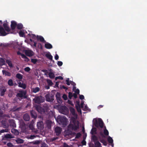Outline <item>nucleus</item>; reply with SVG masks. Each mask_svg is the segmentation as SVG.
Returning a JSON list of instances; mask_svg holds the SVG:
<instances>
[{
  "instance_id": "1",
  "label": "nucleus",
  "mask_w": 147,
  "mask_h": 147,
  "mask_svg": "<svg viewBox=\"0 0 147 147\" xmlns=\"http://www.w3.org/2000/svg\"><path fill=\"white\" fill-rule=\"evenodd\" d=\"M79 122L76 119L73 117L71 119V121L67 126V129L68 130H73L76 131L78 130L79 127Z\"/></svg>"
},
{
  "instance_id": "2",
  "label": "nucleus",
  "mask_w": 147,
  "mask_h": 147,
  "mask_svg": "<svg viewBox=\"0 0 147 147\" xmlns=\"http://www.w3.org/2000/svg\"><path fill=\"white\" fill-rule=\"evenodd\" d=\"M56 120L60 124L64 125H66L67 119L65 116L59 115L57 117Z\"/></svg>"
},
{
  "instance_id": "3",
  "label": "nucleus",
  "mask_w": 147,
  "mask_h": 147,
  "mask_svg": "<svg viewBox=\"0 0 147 147\" xmlns=\"http://www.w3.org/2000/svg\"><path fill=\"white\" fill-rule=\"evenodd\" d=\"M94 125L96 127H100L102 128L103 127L104 123L100 118H99L98 120L96 119H93Z\"/></svg>"
},
{
  "instance_id": "4",
  "label": "nucleus",
  "mask_w": 147,
  "mask_h": 147,
  "mask_svg": "<svg viewBox=\"0 0 147 147\" xmlns=\"http://www.w3.org/2000/svg\"><path fill=\"white\" fill-rule=\"evenodd\" d=\"M57 109L59 111L63 114H65L67 113V108L65 106H62L60 105H58L57 106Z\"/></svg>"
},
{
  "instance_id": "5",
  "label": "nucleus",
  "mask_w": 147,
  "mask_h": 147,
  "mask_svg": "<svg viewBox=\"0 0 147 147\" xmlns=\"http://www.w3.org/2000/svg\"><path fill=\"white\" fill-rule=\"evenodd\" d=\"M33 100L35 103L40 104L43 102L45 101V99L43 97L41 96H36L33 99Z\"/></svg>"
},
{
  "instance_id": "6",
  "label": "nucleus",
  "mask_w": 147,
  "mask_h": 147,
  "mask_svg": "<svg viewBox=\"0 0 147 147\" xmlns=\"http://www.w3.org/2000/svg\"><path fill=\"white\" fill-rule=\"evenodd\" d=\"M26 91L22 90H19V92L16 95L17 97L20 98L24 97V98H26Z\"/></svg>"
},
{
  "instance_id": "7",
  "label": "nucleus",
  "mask_w": 147,
  "mask_h": 147,
  "mask_svg": "<svg viewBox=\"0 0 147 147\" xmlns=\"http://www.w3.org/2000/svg\"><path fill=\"white\" fill-rule=\"evenodd\" d=\"M45 97L46 101L48 102H53L54 100V95L52 94H47Z\"/></svg>"
},
{
  "instance_id": "8",
  "label": "nucleus",
  "mask_w": 147,
  "mask_h": 147,
  "mask_svg": "<svg viewBox=\"0 0 147 147\" xmlns=\"http://www.w3.org/2000/svg\"><path fill=\"white\" fill-rule=\"evenodd\" d=\"M99 134L102 138H105V136H108L109 135V132L108 130L105 128L103 131V133L102 131H100L99 133Z\"/></svg>"
},
{
  "instance_id": "9",
  "label": "nucleus",
  "mask_w": 147,
  "mask_h": 147,
  "mask_svg": "<svg viewBox=\"0 0 147 147\" xmlns=\"http://www.w3.org/2000/svg\"><path fill=\"white\" fill-rule=\"evenodd\" d=\"M35 107L36 111L41 114L44 113L45 112V110L44 109L40 106L36 105Z\"/></svg>"
},
{
  "instance_id": "10",
  "label": "nucleus",
  "mask_w": 147,
  "mask_h": 147,
  "mask_svg": "<svg viewBox=\"0 0 147 147\" xmlns=\"http://www.w3.org/2000/svg\"><path fill=\"white\" fill-rule=\"evenodd\" d=\"M7 91V88L4 86H2L0 87V95L1 96H3Z\"/></svg>"
},
{
  "instance_id": "11",
  "label": "nucleus",
  "mask_w": 147,
  "mask_h": 147,
  "mask_svg": "<svg viewBox=\"0 0 147 147\" xmlns=\"http://www.w3.org/2000/svg\"><path fill=\"white\" fill-rule=\"evenodd\" d=\"M4 28L1 26H0V34L2 36H5L8 33H7Z\"/></svg>"
},
{
  "instance_id": "12",
  "label": "nucleus",
  "mask_w": 147,
  "mask_h": 147,
  "mask_svg": "<svg viewBox=\"0 0 147 147\" xmlns=\"http://www.w3.org/2000/svg\"><path fill=\"white\" fill-rule=\"evenodd\" d=\"M55 96L56 98L57 102L59 104H61L62 101L61 97L60 94L59 92H57Z\"/></svg>"
},
{
  "instance_id": "13",
  "label": "nucleus",
  "mask_w": 147,
  "mask_h": 147,
  "mask_svg": "<svg viewBox=\"0 0 147 147\" xmlns=\"http://www.w3.org/2000/svg\"><path fill=\"white\" fill-rule=\"evenodd\" d=\"M9 122L11 127H16V125L15 121L13 119H10L9 120Z\"/></svg>"
},
{
  "instance_id": "14",
  "label": "nucleus",
  "mask_w": 147,
  "mask_h": 147,
  "mask_svg": "<svg viewBox=\"0 0 147 147\" xmlns=\"http://www.w3.org/2000/svg\"><path fill=\"white\" fill-rule=\"evenodd\" d=\"M33 52L30 50H26L25 51V54L28 56L31 57L33 55Z\"/></svg>"
},
{
  "instance_id": "15",
  "label": "nucleus",
  "mask_w": 147,
  "mask_h": 147,
  "mask_svg": "<svg viewBox=\"0 0 147 147\" xmlns=\"http://www.w3.org/2000/svg\"><path fill=\"white\" fill-rule=\"evenodd\" d=\"M1 123L3 127L6 128L9 127V125L6 120H2Z\"/></svg>"
},
{
  "instance_id": "16",
  "label": "nucleus",
  "mask_w": 147,
  "mask_h": 147,
  "mask_svg": "<svg viewBox=\"0 0 147 147\" xmlns=\"http://www.w3.org/2000/svg\"><path fill=\"white\" fill-rule=\"evenodd\" d=\"M3 26L4 29L8 32H9L10 31V29L7 23H4L3 24Z\"/></svg>"
},
{
  "instance_id": "17",
  "label": "nucleus",
  "mask_w": 147,
  "mask_h": 147,
  "mask_svg": "<svg viewBox=\"0 0 147 147\" xmlns=\"http://www.w3.org/2000/svg\"><path fill=\"white\" fill-rule=\"evenodd\" d=\"M11 27L12 30H14L17 26V23L14 21H12L11 22Z\"/></svg>"
},
{
  "instance_id": "18",
  "label": "nucleus",
  "mask_w": 147,
  "mask_h": 147,
  "mask_svg": "<svg viewBox=\"0 0 147 147\" xmlns=\"http://www.w3.org/2000/svg\"><path fill=\"white\" fill-rule=\"evenodd\" d=\"M55 133H56L57 135H59L61 132V127H57L55 128Z\"/></svg>"
},
{
  "instance_id": "19",
  "label": "nucleus",
  "mask_w": 147,
  "mask_h": 147,
  "mask_svg": "<svg viewBox=\"0 0 147 147\" xmlns=\"http://www.w3.org/2000/svg\"><path fill=\"white\" fill-rule=\"evenodd\" d=\"M23 119L26 121H28L30 119L29 115L27 113H26L24 115Z\"/></svg>"
},
{
  "instance_id": "20",
  "label": "nucleus",
  "mask_w": 147,
  "mask_h": 147,
  "mask_svg": "<svg viewBox=\"0 0 147 147\" xmlns=\"http://www.w3.org/2000/svg\"><path fill=\"white\" fill-rule=\"evenodd\" d=\"M18 84V86L19 87L22 88L24 89H25L26 88V86L25 84L19 82Z\"/></svg>"
},
{
  "instance_id": "21",
  "label": "nucleus",
  "mask_w": 147,
  "mask_h": 147,
  "mask_svg": "<svg viewBox=\"0 0 147 147\" xmlns=\"http://www.w3.org/2000/svg\"><path fill=\"white\" fill-rule=\"evenodd\" d=\"M31 115L32 117L34 119H35L37 117V114L35 111L33 110H32L30 111Z\"/></svg>"
},
{
  "instance_id": "22",
  "label": "nucleus",
  "mask_w": 147,
  "mask_h": 147,
  "mask_svg": "<svg viewBox=\"0 0 147 147\" xmlns=\"http://www.w3.org/2000/svg\"><path fill=\"white\" fill-rule=\"evenodd\" d=\"M101 137L100 136H99L98 137L99 139H100V142L102 143L104 146H107V143L106 141L104 139H101Z\"/></svg>"
},
{
  "instance_id": "23",
  "label": "nucleus",
  "mask_w": 147,
  "mask_h": 147,
  "mask_svg": "<svg viewBox=\"0 0 147 147\" xmlns=\"http://www.w3.org/2000/svg\"><path fill=\"white\" fill-rule=\"evenodd\" d=\"M2 73L3 75H5V76H11V74L10 72L8 71H7L5 70H3L2 71Z\"/></svg>"
},
{
  "instance_id": "24",
  "label": "nucleus",
  "mask_w": 147,
  "mask_h": 147,
  "mask_svg": "<svg viewBox=\"0 0 147 147\" xmlns=\"http://www.w3.org/2000/svg\"><path fill=\"white\" fill-rule=\"evenodd\" d=\"M45 47L47 49H51L53 47L52 45L48 43L45 44Z\"/></svg>"
},
{
  "instance_id": "25",
  "label": "nucleus",
  "mask_w": 147,
  "mask_h": 147,
  "mask_svg": "<svg viewBox=\"0 0 147 147\" xmlns=\"http://www.w3.org/2000/svg\"><path fill=\"white\" fill-rule=\"evenodd\" d=\"M11 132L16 135H18L19 134V132L16 129H12Z\"/></svg>"
},
{
  "instance_id": "26",
  "label": "nucleus",
  "mask_w": 147,
  "mask_h": 147,
  "mask_svg": "<svg viewBox=\"0 0 147 147\" xmlns=\"http://www.w3.org/2000/svg\"><path fill=\"white\" fill-rule=\"evenodd\" d=\"M96 128L95 127H93L91 129L90 133L92 135L95 134H96Z\"/></svg>"
},
{
  "instance_id": "27",
  "label": "nucleus",
  "mask_w": 147,
  "mask_h": 147,
  "mask_svg": "<svg viewBox=\"0 0 147 147\" xmlns=\"http://www.w3.org/2000/svg\"><path fill=\"white\" fill-rule=\"evenodd\" d=\"M91 139L94 143H95V142H96L97 141H98V138L95 135H94L92 136Z\"/></svg>"
},
{
  "instance_id": "28",
  "label": "nucleus",
  "mask_w": 147,
  "mask_h": 147,
  "mask_svg": "<svg viewBox=\"0 0 147 147\" xmlns=\"http://www.w3.org/2000/svg\"><path fill=\"white\" fill-rule=\"evenodd\" d=\"M45 56L50 60H53V57L50 54L49 52L48 53L46 54H45Z\"/></svg>"
},
{
  "instance_id": "29",
  "label": "nucleus",
  "mask_w": 147,
  "mask_h": 147,
  "mask_svg": "<svg viewBox=\"0 0 147 147\" xmlns=\"http://www.w3.org/2000/svg\"><path fill=\"white\" fill-rule=\"evenodd\" d=\"M51 121L49 120H47L46 121L47 126L49 129L51 127Z\"/></svg>"
},
{
  "instance_id": "30",
  "label": "nucleus",
  "mask_w": 147,
  "mask_h": 147,
  "mask_svg": "<svg viewBox=\"0 0 147 147\" xmlns=\"http://www.w3.org/2000/svg\"><path fill=\"white\" fill-rule=\"evenodd\" d=\"M5 138L6 139H11L13 138L14 137L11 135L9 134H7L5 135Z\"/></svg>"
},
{
  "instance_id": "31",
  "label": "nucleus",
  "mask_w": 147,
  "mask_h": 147,
  "mask_svg": "<svg viewBox=\"0 0 147 147\" xmlns=\"http://www.w3.org/2000/svg\"><path fill=\"white\" fill-rule=\"evenodd\" d=\"M37 39L38 40H39L41 42H44L45 41L43 37L41 36H37Z\"/></svg>"
},
{
  "instance_id": "32",
  "label": "nucleus",
  "mask_w": 147,
  "mask_h": 147,
  "mask_svg": "<svg viewBox=\"0 0 147 147\" xmlns=\"http://www.w3.org/2000/svg\"><path fill=\"white\" fill-rule=\"evenodd\" d=\"M16 77L18 79L21 80L23 78V75L20 73H18L16 76Z\"/></svg>"
},
{
  "instance_id": "33",
  "label": "nucleus",
  "mask_w": 147,
  "mask_h": 147,
  "mask_svg": "<svg viewBox=\"0 0 147 147\" xmlns=\"http://www.w3.org/2000/svg\"><path fill=\"white\" fill-rule=\"evenodd\" d=\"M16 142L18 144H22L23 143L24 140L20 138H18L16 140Z\"/></svg>"
},
{
  "instance_id": "34",
  "label": "nucleus",
  "mask_w": 147,
  "mask_h": 147,
  "mask_svg": "<svg viewBox=\"0 0 147 147\" xmlns=\"http://www.w3.org/2000/svg\"><path fill=\"white\" fill-rule=\"evenodd\" d=\"M6 62L8 64L9 67H13V65L11 61L9 60H6Z\"/></svg>"
},
{
  "instance_id": "35",
  "label": "nucleus",
  "mask_w": 147,
  "mask_h": 147,
  "mask_svg": "<svg viewBox=\"0 0 147 147\" xmlns=\"http://www.w3.org/2000/svg\"><path fill=\"white\" fill-rule=\"evenodd\" d=\"M40 88L39 87H36L35 88H33L32 89V92L34 93H36L37 92L39 91Z\"/></svg>"
},
{
  "instance_id": "36",
  "label": "nucleus",
  "mask_w": 147,
  "mask_h": 147,
  "mask_svg": "<svg viewBox=\"0 0 147 147\" xmlns=\"http://www.w3.org/2000/svg\"><path fill=\"white\" fill-rule=\"evenodd\" d=\"M22 58L24 59L25 61L27 62L30 61V59L24 54H22Z\"/></svg>"
},
{
  "instance_id": "37",
  "label": "nucleus",
  "mask_w": 147,
  "mask_h": 147,
  "mask_svg": "<svg viewBox=\"0 0 147 147\" xmlns=\"http://www.w3.org/2000/svg\"><path fill=\"white\" fill-rule=\"evenodd\" d=\"M8 84L10 86H12L13 85V80L12 79H9L8 81Z\"/></svg>"
},
{
  "instance_id": "38",
  "label": "nucleus",
  "mask_w": 147,
  "mask_h": 147,
  "mask_svg": "<svg viewBox=\"0 0 147 147\" xmlns=\"http://www.w3.org/2000/svg\"><path fill=\"white\" fill-rule=\"evenodd\" d=\"M94 143L95 147H102L101 144L99 141H97Z\"/></svg>"
},
{
  "instance_id": "39",
  "label": "nucleus",
  "mask_w": 147,
  "mask_h": 147,
  "mask_svg": "<svg viewBox=\"0 0 147 147\" xmlns=\"http://www.w3.org/2000/svg\"><path fill=\"white\" fill-rule=\"evenodd\" d=\"M107 140L110 143L112 144L113 142V140L112 138L110 136L108 137Z\"/></svg>"
},
{
  "instance_id": "40",
  "label": "nucleus",
  "mask_w": 147,
  "mask_h": 147,
  "mask_svg": "<svg viewBox=\"0 0 147 147\" xmlns=\"http://www.w3.org/2000/svg\"><path fill=\"white\" fill-rule=\"evenodd\" d=\"M49 75L50 78L51 79L54 78L55 77L54 74L52 72H50L49 73Z\"/></svg>"
},
{
  "instance_id": "41",
  "label": "nucleus",
  "mask_w": 147,
  "mask_h": 147,
  "mask_svg": "<svg viewBox=\"0 0 147 147\" xmlns=\"http://www.w3.org/2000/svg\"><path fill=\"white\" fill-rule=\"evenodd\" d=\"M76 108L77 110V111L79 113H80L81 114L82 113V111L80 108V105L79 106H76Z\"/></svg>"
},
{
  "instance_id": "42",
  "label": "nucleus",
  "mask_w": 147,
  "mask_h": 147,
  "mask_svg": "<svg viewBox=\"0 0 147 147\" xmlns=\"http://www.w3.org/2000/svg\"><path fill=\"white\" fill-rule=\"evenodd\" d=\"M17 28L19 30L22 29L23 27V25L21 23L17 24Z\"/></svg>"
},
{
  "instance_id": "43",
  "label": "nucleus",
  "mask_w": 147,
  "mask_h": 147,
  "mask_svg": "<svg viewBox=\"0 0 147 147\" xmlns=\"http://www.w3.org/2000/svg\"><path fill=\"white\" fill-rule=\"evenodd\" d=\"M30 37L32 38L33 39H37V36H36L35 34H29Z\"/></svg>"
},
{
  "instance_id": "44",
  "label": "nucleus",
  "mask_w": 147,
  "mask_h": 147,
  "mask_svg": "<svg viewBox=\"0 0 147 147\" xmlns=\"http://www.w3.org/2000/svg\"><path fill=\"white\" fill-rule=\"evenodd\" d=\"M47 82L49 86H51L53 84V83L51 80L48 79L47 80Z\"/></svg>"
},
{
  "instance_id": "45",
  "label": "nucleus",
  "mask_w": 147,
  "mask_h": 147,
  "mask_svg": "<svg viewBox=\"0 0 147 147\" xmlns=\"http://www.w3.org/2000/svg\"><path fill=\"white\" fill-rule=\"evenodd\" d=\"M8 129H3L0 130V134H1V133H3L4 132H7L8 131Z\"/></svg>"
},
{
  "instance_id": "46",
  "label": "nucleus",
  "mask_w": 147,
  "mask_h": 147,
  "mask_svg": "<svg viewBox=\"0 0 147 147\" xmlns=\"http://www.w3.org/2000/svg\"><path fill=\"white\" fill-rule=\"evenodd\" d=\"M7 117V118H9L10 116L8 114H4L3 113V116L1 117L5 118V117Z\"/></svg>"
},
{
  "instance_id": "47",
  "label": "nucleus",
  "mask_w": 147,
  "mask_h": 147,
  "mask_svg": "<svg viewBox=\"0 0 147 147\" xmlns=\"http://www.w3.org/2000/svg\"><path fill=\"white\" fill-rule=\"evenodd\" d=\"M71 81H69V78H68L67 80H66V84L68 86L70 85V84H71Z\"/></svg>"
},
{
  "instance_id": "48",
  "label": "nucleus",
  "mask_w": 147,
  "mask_h": 147,
  "mask_svg": "<svg viewBox=\"0 0 147 147\" xmlns=\"http://www.w3.org/2000/svg\"><path fill=\"white\" fill-rule=\"evenodd\" d=\"M37 61V60L36 59H31V62L34 64H35Z\"/></svg>"
},
{
  "instance_id": "49",
  "label": "nucleus",
  "mask_w": 147,
  "mask_h": 147,
  "mask_svg": "<svg viewBox=\"0 0 147 147\" xmlns=\"http://www.w3.org/2000/svg\"><path fill=\"white\" fill-rule=\"evenodd\" d=\"M70 111L73 115H74L75 114V109L74 108H71L70 109Z\"/></svg>"
},
{
  "instance_id": "50",
  "label": "nucleus",
  "mask_w": 147,
  "mask_h": 147,
  "mask_svg": "<svg viewBox=\"0 0 147 147\" xmlns=\"http://www.w3.org/2000/svg\"><path fill=\"white\" fill-rule=\"evenodd\" d=\"M81 136V134L80 133H77L76 135L75 138H79Z\"/></svg>"
},
{
  "instance_id": "51",
  "label": "nucleus",
  "mask_w": 147,
  "mask_h": 147,
  "mask_svg": "<svg viewBox=\"0 0 147 147\" xmlns=\"http://www.w3.org/2000/svg\"><path fill=\"white\" fill-rule=\"evenodd\" d=\"M19 34L20 36L23 37L24 35V33L23 31H20L19 32Z\"/></svg>"
},
{
  "instance_id": "52",
  "label": "nucleus",
  "mask_w": 147,
  "mask_h": 147,
  "mask_svg": "<svg viewBox=\"0 0 147 147\" xmlns=\"http://www.w3.org/2000/svg\"><path fill=\"white\" fill-rule=\"evenodd\" d=\"M73 96V95L71 92H69L68 97L69 99H71Z\"/></svg>"
},
{
  "instance_id": "53",
  "label": "nucleus",
  "mask_w": 147,
  "mask_h": 147,
  "mask_svg": "<svg viewBox=\"0 0 147 147\" xmlns=\"http://www.w3.org/2000/svg\"><path fill=\"white\" fill-rule=\"evenodd\" d=\"M24 70L28 72L30 71V69L29 67H26L24 68Z\"/></svg>"
},
{
  "instance_id": "54",
  "label": "nucleus",
  "mask_w": 147,
  "mask_h": 147,
  "mask_svg": "<svg viewBox=\"0 0 147 147\" xmlns=\"http://www.w3.org/2000/svg\"><path fill=\"white\" fill-rule=\"evenodd\" d=\"M59 79L61 80H63V78L61 76H59L58 77H57L55 78V80H57V79Z\"/></svg>"
},
{
  "instance_id": "55",
  "label": "nucleus",
  "mask_w": 147,
  "mask_h": 147,
  "mask_svg": "<svg viewBox=\"0 0 147 147\" xmlns=\"http://www.w3.org/2000/svg\"><path fill=\"white\" fill-rule=\"evenodd\" d=\"M63 64V62L61 61H58L57 63L58 65L59 66H61Z\"/></svg>"
},
{
  "instance_id": "56",
  "label": "nucleus",
  "mask_w": 147,
  "mask_h": 147,
  "mask_svg": "<svg viewBox=\"0 0 147 147\" xmlns=\"http://www.w3.org/2000/svg\"><path fill=\"white\" fill-rule=\"evenodd\" d=\"M63 99L65 100H66L67 99V95H66L65 94H63Z\"/></svg>"
},
{
  "instance_id": "57",
  "label": "nucleus",
  "mask_w": 147,
  "mask_h": 147,
  "mask_svg": "<svg viewBox=\"0 0 147 147\" xmlns=\"http://www.w3.org/2000/svg\"><path fill=\"white\" fill-rule=\"evenodd\" d=\"M41 147H47V145L45 143H43L41 146Z\"/></svg>"
},
{
  "instance_id": "58",
  "label": "nucleus",
  "mask_w": 147,
  "mask_h": 147,
  "mask_svg": "<svg viewBox=\"0 0 147 147\" xmlns=\"http://www.w3.org/2000/svg\"><path fill=\"white\" fill-rule=\"evenodd\" d=\"M20 109V108H16L15 107H14L13 108V110L14 111H18Z\"/></svg>"
},
{
  "instance_id": "59",
  "label": "nucleus",
  "mask_w": 147,
  "mask_h": 147,
  "mask_svg": "<svg viewBox=\"0 0 147 147\" xmlns=\"http://www.w3.org/2000/svg\"><path fill=\"white\" fill-rule=\"evenodd\" d=\"M84 101H83V100L81 101V104H80V106H81V107L82 108H83L84 107Z\"/></svg>"
},
{
  "instance_id": "60",
  "label": "nucleus",
  "mask_w": 147,
  "mask_h": 147,
  "mask_svg": "<svg viewBox=\"0 0 147 147\" xmlns=\"http://www.w3.org/2000/svg\"><path fill=\"white\" fill-rule=\"evenodd\" d=\"M32 143L34 144H38L39 143V141L37 140L34 142H33Z\"/></svg>"
},
{
  "instance_id": "61",
  "label": "nucleus",
  "mask_w": 147,
  "mask_h": 147,
  "mask_svg": "<svg viewBox=\"0 0 147 147\" xmlns=\"http://www.w3.org/2000/svg\"><path fill=\"white\" fill-rule=\"evenodd\" d=\"M3 111L1 109H0V117H1L3 116Z\"/></svg>"
},
{
  "instance_id": "62",
  "label": "nucleus",
  "mask_w": 147,
  "mask_h": 147,
  "mask_svg": "<svg viewBox=\"0 0 147 147\" xmlns=\"http://www.w3.org/2000/svg\"><path fill=\"white\" fill-rule=\"evenodd\" d=\"M81 143L84 145H85L86 144V142L84 139L82 141Z\"/></svg>"
},
{
  "instance_id": "63",
  "label": "nucleus",
  "mask_w": 147,
  "mask_h": 147,
  "mask_svg": "<svg viewBox=\"0 0 147 147\" xmlns=\"http://www.w3.org/2000/svg\"><path fill=\"white\" fill-rule=\"evenodd\" d=\"M79 98L81 100H83L84 99V97L83 95H81L80 96Z\"/></svg>"
},
{
  "instance_id": "64",
  "label": "nucleus",
  "mask_w": 147,
  "mask_h": 147,
  "mask_svg": "<svg viewBox=\"0 0 147 147\" xmlns=\"http://www.w3.org/2000/svg\"><path fill=\"white\" fill-rule=\"evenodd\" d=\"M74 92L76 93L79 94L80 93V90L78 89H76Z\"/></svg>"
}]
</instances>
